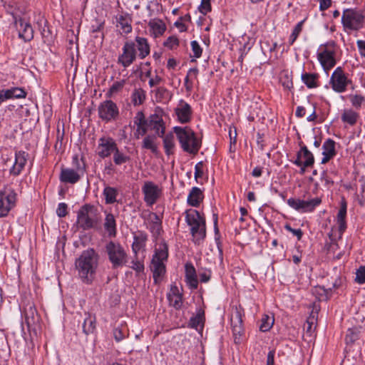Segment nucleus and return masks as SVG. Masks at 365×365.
Instances as JSON below:
<instances>
[{
    "label": "nucleus",
    "mask_w": 365,
    "mask_h": 365,
    "mask_svg": "<svg viewBox=\"0 0 365 365\" xmlns=\"http://www.w3.org/2000/svg\"><path fill=\"white\" fill-rule=\"evenodd\" d=\"M99 255L93 248L82 252L76 260V267L81 280L86 284H91L95 278L98 266Z\"/></svg>",
    "instance_id": "obj_1"
},
{
    "label": "nucleus",
    "mask_w": 365,
    "mask_h": 365,
    "mask_svg": "<svg viewBox=\"0 0 365 365\" xmlns=\"http://www.w3.org/2000/svg\"><path fill=\"white\" fill-rule=\"evenodd\" d=\"M101 222V217L97 208L91 204H85L77 212L76 225L83 230L97 229Z\"/></svg>",
    "instance_id": "obj_2"
},
{
    "label": "nucleus",
    "mask_w": 365,
    "mask_h": 365,
    "mask_svg": "<svg viewBox=\"0 0 365 365\" xmlns=\"http://www.w3.org/2000/svg\"><path fill=\"white\" fill-rule=\"evenodd\" d=\"M168 246L165 242H162L155 249L150 264V269L155 284L160 282V278L165 274L166 267L164 262L168 260Z\"/></svg>",
    "instance_id": "obj_3"
},
{
    "label": "nucleus",
    "mask_w": 365,
    "mask_h": 365,
    "mask_svg": "<svg viewBox=\"0 0 365 365\" xmlns=\"http://www.w3.org/2000/svg\"><path fill=\"white\" fill-rule=\"evenodd\" d=\"M185 221L190 227V233L195 244L200 245L206 237L205 219L196 210H189L185 212Z\"/></svg>",
    "instance_id": "obj_4"
},
{
    "label": "nucleus",
    "mask_w": 365,
    "mask_h": 365,
    "mask_svg": "<svg viewBox=\"0 0 365 365\" xmlns=\"http://www.w3.org/2000/svg\"><path fill=\"white\" fill-rule=\"evenodd\" d=\"M173 130L185 152L193 155L198 153L201 143L197 140L195 132L190 127L175 126L173 128Z\"/></svg>",
    "instance_id": "obj_5"
},
{
    "label": "nucleus",
    "mask_w": 365,
    "mask_h": 365,
    "mask_svg": "<svg viewBox=\"0 0 365 365\" xmlns=\"http://www.w3.org/2000/svg\"><path fill=\"white\" fill-rule=\"evenodd\" d=\"M365 15L364 11L354 8L346 9L341 16V24L344 31H359L364 27Z\"/></svg>",
    "instance_id": "obj_6"
},
{
    "label": "nucleus",
    "mask_w": 365,
    "mask_h": 365,
    "mask_svg": "<svg viewBox=\"0 0 365 365\" xmlns=\"http://www.w3.org/2000/svg\"><path fill=\"white\" fill-rule=\"evenodd\" d=\"M105 249L113 269L121 267L127 263L128 255L120 243L110 241L106 245Z\"/></svg>",
    "instance_id": "obj_7"
},
{
    "label": "nucleus",
    "mask_w": 365,
    "mask_h": 365,
    "mask_svg": "<svg viewBox=\"0 0 365 365\" xmlns=\"http://www.w3.org/2000/svg\"><path fill=\"white\" fill-rule=\"evenodd\" d=\"M22 317L24 318L22 325H26L31 336L32 334L37 336L41 329V317L37 312L36 306L33 303H27L22 312Z\"/></svg>",
    "instance_id": "obj_8"
},
{
    "label": "nucleus",
    "mask_w": 365,
    "mask_h": 365,
    "mask_svg": "<svg viewBox=\"0 0 365 365\" xmlns=\"http://www.w3.org/2000/svg\"><path fill=\"white\" fill-rule=\"evenodd\" d=\"M98 112L99 118L106 123L116 120L120 114L117 104L111 100L101 102L98 106Z\"/></svg>",
    "instance_id": "obj_9"
},
{
    "label": "nucleus",
    "mask_w": 365,
    "mask_h": 365,
    "mask_svg": "<svg viewBox=\"0 0 365 365\" xmlns=\"http://www.w3.org/2000/svg\"><path fill=\"white\" fill-rule=\"evenodd\" d=\"M16 193L14 190L4 187L0 190V217L7 216L9 211L15 206Z\"/></svg>",
    "instance_id": "obj_10"
},
{
    "label": "nucleus",
    "mask_w": 365,
    "mask_h": 365,
    "mask_svg": "<svg viewBox=\"0 0 365 365\" xmlns=\"http://www.w3.org/2000/svg\"><path fill=\"white\" fill-rule=\"evenodd\" d=\"M73 163L76 165L78 171H75L73 169L71 168H62L59 176L61 182L75 184L79 181L81 175L78 172H81L83 174L85 170V164L83 163V166L81 167L78 163V157L77 155H75L73 158Z\"/></svg>",
    "instance_id": "obj_11"
},
{
    "label": "nucleus",
    "mask_w": 365,
    "mask_h": 365,
    "mask_svg": "<svg viewBox=\"0 0 365 365\" xmlns=\"http://www.w3.org/2000/svg\"><path fill=\"white\" fill-rule=\"evenodd\" d=\"M140 217L144 220L147 228L149 229L153 236L159 237L163 230L162 219L155 212L149 211L143 212Z\"/></svg>",
    "instance_id": "obj_12"
},
{
    "label": "nucleus",
    "mask_w": 365,
    "mask_h": 365,
    "mask_svg": "<svg viewBox=\"0 0 365 365\" xmlns=\"http://www.w3.org/2000/svg\"><path fill=\"white\" fill-rule=\"evenodd\" d=\"M122 50L123 53L118 58V63L124 68H128L136 59L137 52L135 42L132 41L125 42Z\"/></svg>",
    "instance_id": "obj_13"
},
{
    "label": "nucleus",
    "mask_w": 365,
    "mask_h": 365,
    "mask_svg": "<svg viewBox=\"0 0 365 365\" xmlns=\"http://www.w3.org/2000/svg\"><path fill=\"white\" fill-rule=\"evenodd\" d=\"M321 202L322 200L319 197H315L307 201L295 198L287 200V204L291 207L302 212H312Z\"/></svg>",
    "instance_id": "obj_14"
},
{
    "label": "nucleus",
    "mask_w": 365,
    "mask_h": 365,
    "mask_svg": "<svg viewBox=\"0 0 365 365\" xmlns=\"http://www.w3.org/2000/svg\"><path fill=\"white\" fill-rule=\"evenodd\" d=\"M351 81L347 78L341 67H337L333 72L330 83L332 89L338 93L344 92Z\"/></svg>",
    "instance_id": "obj_15"
},
{
    "label": "nucleus",
    "mask_w": 365,
    "mask_h": 365,
    "mask_svg": "<svg viewBox=\"0 0 365 365\" xmlns=\"http://www.w3.org/2000/svg\"><path fill=\"white\" fill-rule=\"evenodd\" d=\"M142 192L144 195V201L149 206L154 205L161 194L159 187L151 181L145 182Z\"/></svg>",
    "instance_id": "obj_16"
},
{
    "label": "nucleus",
    "mask_w": 365,
    "mask_h": 365,
    "mask_svg": "<svg viewBox=\"0 0 365 365\" xmlns=\"http://www.w3.org/2000/svg\"><path fill=\"white\" fill-rule=\"evenodd\" d=\"M117 147V144L113 138H101L99 139L97 148L98 155L101 158H107L115 151Z\"/></svg>",
    "instance_id": "obj_17"
},
{
    "label": "nucleus",
    "mask_w": 365,
    "mask_h": 365,
    "mask_svg": "<svg viewBox=\"0 0 365 365\" xmlns=\"http://www.w3.org/2000/svg\"><path fill=\"white\" fill-rule=\"evenodd\" d=\"M175 113L180 123H187L191 120L192 110L191 106L187 102L180 100L178 106L175 108Z\"/></svg>",
    "instance_id": "obj_18"
},
{
    "label": "nucleus",
    "mask_w": 365,
    "mask_h": 365,
    "mask_svg": "<svg viewBox=\"0 0 365 365\" xmlns=\"http://www.w3.org/2000/svg\"><path fill=\"white\" fill-rule=\"evenodd\" d=\"M317 58L322 68L326 72L334 68L336 65L335 52L325 48L318 53Z\"/></svg>",
    "instance_id": "obj_19"
},
{
    "label": "nucleus",
    "mask_w": 365,
    "mask_h": 365,
    "mask_svg": "<svg viewBox=\"0 0 365 365\" xmlns=\"http://www.w3.org/2000/svg\"><path fill=\"white\" fill-rule=\"evenodd\" d=\"M148 127L150 130H154L155 134L159 137H163L165 132V123L162 116L157 113L151 114L147 122Z\"/></svg>",
    "instance_id": "obj_20"
},
{
    "label": "nucleus",
    "mask_w": 365,
    "mask_h": 365,
    "mask_svg": "<svg viewBox=\"0 0 365 365\" xmlns=\"http://www.w3.org/2000/svg\"><path fill=\"white\" fill-rule=\"evenodd\" d=\"M29 154L23 150L16 151L15 153V162L10 169V174L14 176L19 175L27 162Z\"/></svg>",
    "instance_id": "obj_21"
},
{
    "label": "nucleus",
    "mask_w": 365,
    "mask_h": 365,
    "mask_svg": "<svg viewBox=\"0 0 365 365\" xmlns=\"http://www.w3.org/2000/svg\"><path fill=\"white\" fill-rule=\"evenodd\" d=\"M346 210L347 203L344 197H342L340 202V208L336 216V222L339 225V239H341L342 235L346 229Z\"/></svg>",
    "instance_id": "obj_22"
},
{
    "label": "nucleus",
    "mask_w": 365,
    "mask_h": 365,
    "mask_svg": "<svg viewBox=\"0 0 365 365\" xmlns=\"http://www.w3.org/2000/svg\"><path fill=\"white\" fill-rule=\"evenodd\" d=\"M170 305L179 310L182 306V294L176 284H171L170 292L167 295Z\"/></svg>",
    "instance_id": "obj_23"
},
{
    "label": "nucleus",
    "mask_w": 365,
    "mask_h": 365,
    "mask_svg": "<svg viewBox=\"0 0 365 365\" xmlns=\"http://www.w3.org/2000/svg\"><path fill=\"white\" fill-rule=\"evenodd\" d=\"M336 143L331 138L327 139L322 145V164L327 163L331 159H332L336 154L335 150Z\"/></svg>",
    "instance_id": "obj_24"
},
{
    "label": "nucleus",
    "mask_w": 365,
    "mask_h": 365,
    "mask_svg": "<svg viewBox=\"0 0 365 365\" xmlns=\"http://www.w3.org/2000/svg\"><path fill=\"white\" fill-rule=\"evenodd\" d=\"M116 26H120L122 33L125 34H128L132 32V25L131 23L133 21L131 16L128 13H124L116 16Z\"/></svg>",
    "instance_id": "obj_25"
},
{
    "label": "nucleus",
    "mask_w": 365,
    "mask_h": 365,
    "mask_svg": "<svg viewBox=\"0 0 365 365\" xmlns=\"http://www.w3.org/2000/svg\"><path fill=\"white\" fill-rule=\"evenodd\" d=\"M185 279L188 286L195 289L198 286V280L197 278L196 270L192 263L187 262L185 265Z\"/></svg>",
    "instance_id": "obj_26"
},
{
    "label": "nucleus",
    "mask_w": 365,
    "mask_h": 365,
    "mask_svg": "<svg viewBox=\"0 0 365 365\" xmlns=\"http://www.w3.org/2000/svg\"><path fill=\"white\" fill-rule=\"evenodd\" d=\"M19 37L23 38L24 41H30L34 38V30L29 23L24 22L23 19L19 20Z\"/></svg>",
    "instance_id": "obj_27"
},
{
    "label": "nucleus",
    "mask_w": 365,
    "mask_h": 365,
    "mask_svg": "<svg viewBox=\"0 0 365 365\" xmlns=\"http://www.w3.org/2000/svg\"><path fill=\"white\" fill-rule=\"evenodd\" d=\"M148 26L155 38L162 36L165 30L166 25L163 20L159 19H150L148 22Z\"/></svg>",
    "instance_id": "obj_28"
},
{
    "label": "nucleus",
    "mask_w": 365,
    "mask_h": 365,
    "mask_svg": "<svg viewBox=\"0 0 365 365\" xmlns=\"http://www.w3.org/2000/svg\"><path fill=\"white\" fill-rule=\"evenodd\" d=\"M135 41L137 43V48L139 51V58L140 59H144L150 54V48L148 39L144 37L136 36Z\"/></svg>",
    "instance_id": "obj_29"
},
{
    "label": "nucleus",
    "mask_w": 365,
    "mask_h": 365,
    "mask_svg": "<svg viewBox=\"0 0 365 365\" xmlns=\"http://www.w3.org/2000/svg\"><path fill=\"white\" fill-rule=\"evenodd\" d=\"M204 197L202 190L194 187L190 190L187 197V203L192 207H198Z\"/></svg>",
    "instance_id": "obj_30"
},
{
    "label": "nucleus",
    "mask_w": 365,
    "mask_h": 365,
    "mask_svg": "<svg viewBox=\"0 0 365 365\" xmlns=\"http://www.w3.org/2000/svg\"><path fill=\"white\" fill-rule=\"evenodd\" d=\"M302 151L303 152L302 158L304 159L302 161V166L300 168V174H304L307 168L312 167L314 163V158L313 154L308 150L306 145L302 146Z\"/></svg>",
    "instance_id": "obj_31"
},
{
    "label": "nucleus",
    "mask_w": 365,
    "mask_h": 365,
    "mask_svg": "<svg viewBox=\"0 0 365 365\" xmlns=\"http://www.w3.org/2000/svg\"><path fill=\"white\" fill-rule=\"evenodd\" d=\"M359 118V114L352 109L344 110L341 115V121L351 126L355 125Z\"/></svg>",
    "instance_id": "obj_32"
},
{
    "label": "nucleus",
    "mask_w": 365,
    "mask_h": 365,
    "mask_svg": "<svg viewBox=\"0 0 365 365\" xmlns=\"http://www.w3.org/2000/svg\"><path fill=\"white\" fill-rule=\"evenodd\" d=\"M205 321V310L200 308L197 310L195 316L190 319L188 325L190 328L197 329L199 326L203 327Z\"/></svg>",
    "instance_id": "obj_33"
},
{
    "label": "nucleus",
    "mask_w": 365,
    "mask_h": 365,
    "mask_svg": "<svg viewBox=\"0 0 365 365\" xmlns=\"http://www.w3.org/2000/svg\"><path fill=\"white\" fill-rule=\"evenodd\" d=\"M163 147L165 153L167 155H170L174 153V148L175 147V137L172 133H169L163 135Z\"/></svg>",
    "instance_id": "obj_34"
},
{
    "label": "nucleus",
    "mask_w": 365,
    "mask_h": 365,
    "mask_svg": "<svg viewBox=\"0 0 365 365\" xmlns=\"http://www.w3.org/2000/svg\"><path fill=\"white\" fill-rule=\"evenodd\" d=\"M103 195L105 197L106 204H113L117 201L116 197L118 195V190L115 187L106 186Z\"/></svg>",
    "instance_id": "obj_35"
},
{
    "label": "nucleus",
    "mask_w": 365,
    "mask_h": 365,
    "mask_svg": "<svg viewBox=\"0 0 365 365\" xmlns=\"http://www.w3.org/2000/svg\"><path fill=\"white\" fill-rule=\"evenodd\" d=\"M104 227L110 236H115L116 222L115 217L113 214L108 213L106 215L104 222Z\"/></svg>",
    "instance_id": "obj_36"
},
{
    "label": "nucleus",
    "mask_w": 365,
    "mask_h": 365,
    "mask_svg": "<svg viewBox=\"0 0 365 365\" xmlns=\"http://www.w3.org/2000/svg\"><path fill=\"white\" fill-rule=\"evenodd\" d=\"M114 339L116 341H120L128 336V329L125 324H120L115 327L113 331Z\"/></svg>",
    "instance_id": "obj_37"
},
{
    "label": "nucleus",
    "mask_w": 365,
    "mask_h": 365,
    "mask_svg": "<svg viewBox=\"0 0 365 365\" xmlns=\"http://www.w3.org/2000/svg\"><path fill=\"white\" fill-rule=\"evenodd\" d=\"M4 97L8 99L11 98H23L26 96V92L21 88L14 87L5 90Z\"/></svg>",
    "instance_id": "obj_38"
},
{
    "label": "nucleus",
    "mask_w": 365,
    "mask_h": 365,
    "mask_svg": "<svg viewBox=\"0 0 365 365\" xmlns=\"http://www.w3.org/2000/svg\"><path fill=\"white\" fill-rule=\"evenodd\" d=\"M96 317L88 314L87 317L84 319L83 324V331L86 334H91L96 329Z\"/></svg>",
    "instance_id": "obj_39"
},
{
    "label": "nucleus",
    "mask_w": 365,
    "mask_h": 365,
    "mask_svg": "<svg viewBox=\"0 0 365 365\" xmlns=\"http://www.w3.org/2000/svg\"><path fill=\"white\" fill-rule=\"evenodd\" d=\"M318 77L317 73H305L302 75V80L309 88H313L318 86L317 82Z\"/></svg>",
    "instance_id": "obj_40"
},
{
    "label": "nucleus",
    "mask_w": 365,
    "mask_h": 365,
    "mask_svg": "<svg viewBox=\"0 0 365 365\" xmlns=\"http://www.w3.org/2000/svg\"><path fill=\"white\" fill-rule=\"evenodd\" d=\"M145 100V92L142 88H135L131 96V101L135 106L143 103Z\"/></svg>",
    "instance_id": "obj_41"
},
{
    "label": "nucleus",
    "mask_w": 365,
    "mask_h": 365,
    "mask_svg": "<svg viewBox=\"0 0 365 365\" xmlns=\"http://www.w3.org/2000/svg\"><path fill=\"white\" fill-rule=\"evenodd\" d=\"M147 235L143 232H140L139 235L134 237V242L132 245V250L135 255H137L138 252L145 245Z\"/></svg>",
    "instance_id": "obj_42"
},
{
    "label": "nucleus",
    "mask_w": 365,
    "mask_h": 365,
    "mask_svg": "<svg viewBox=\"0 0 365 365\" xmlns=\"http://www.w3.org/2000/svg\"><path fill=\"white\" fill-rule=\"evenodd\" d=\"M198 74L197 68H190L185 78V86L187 91H190L192 88V79H196Z\"/></svg>",
    "instance_id": "obj_43"
},
{
    "label": "nucleus",
    "mask_w": 365,
    "mask_h": 365,
    "mask_svg": "<svg viewBox=\"0 0 365 365\" xmlns=\"http://www.w3.org/2000/svg\"><path fill=\"white\" fill-rule=\"evenodd\" d=\"M130 160V156L125 155L118 150V147L116 148L113 152V162L115 165H120L128 162Z\"/></svg>",
    "instance_id": "obj_44"
},
{
    "label": "nucleus",
    "mask_w": 365,
    "mask_h": 365,
    "mask_svg": "<svg viewBox=\"0 0 365 365\" xmlns=\"http://www.w3.org/2000/svg\"><path fill=\"white\" fill-rule=\"evenodd\" d=\"M155 91V98L158 102L166 101L170 98L169 91L164 87H159Z\"/></svg>",
    "instance_id": "obj_45"
},
{
    "label": "nucleus",
    "mask_w": 365,
    "mask_h": 365,
    "mask_svg": "<svg viewBox=\"0 0 365 365\" xmlns=\"http://www.w3.org/2000/svg\"><path fill=\"white\" fill-rule=\"evenodd\" d=\"M274 319L267 315H264L261 319L259 330L262 332L269 331L273 326Z\"/></svg>",
    "instance_id": "obj_46"
},
{
    "label": "nucleus",
    "mask_w": 365,
    "mask_h": 365,
    "mask_svg": "<svg viewBox=\"0 0 365 365\" xmlns=\"http://www.w3.org/2000/svg\"><path fill=\"white\" fill-rule=\"evenodd\" d=\"M155 137L154 135H148L146 136L143 141V148L150 150L153 153H156L157 146L154 143V139Z\"/></svg>",
    "instance_id": "obj_47"
},
{
    "label": "nucleus",
    "mask_w": 365,
    "mask_h": 365,
    "mask_svg": "<svg viewBox=\"0 0 365 365\" xmlns=\"http://www.w3.org/2000/svg\"><path fill=\"white\" fill-rule=\"evenodd\" d=\"M279 81L284 88L291 90L293 88L292 76L287 72H284L281 75Z\"/></svg>",
    "instance_id": "obj_48"
},
{
    "label": "nucleus",
    "mask_w": 365,
    "mask_h": 365,
    "mask_svg": "<svg viewBox=\"0 0 365 365\" xmlns=\"http://www.w3.org/2000/svg\"><path fill=\"white\" fill-rule=\"evenodd\" d=\"M125 83V80L114 82L113 83V85L110 86V88H109L108 91L107 92L106 97L111 98L114 93L118 92L123 88Z\"/></svg>",
    "instance_id": "obj_49"
},
{
    "label": "nucleus",
    "mask_w": 365,
    "mask_h": 365,
    "mask_svg": "<svg viewBox=\"0 0 365 365\" xmlns=\"http://www.w3.org/2000/svg\"><path fill=\"white\" fill-rule=\"evenodd\" d=\"M230 320L232 328H234L235 326H242V319L240 309L236 307L235 312L231 316Z\"/></svg>",
    "instance_id": "obj_50"
},
{
    "label": "nucleus",
    "mask_w": 365,
    "mask_h": 365,
    "mask_svg": "<svg viewBox=\"0 0 365 365\" xmlns=\"http://www.w3.org/2000/svg\"><path fill=\"white\" fill-rule=\"evenodd\" d=\"M304 21H301L299 22L294 27V30L292 31V33L289 37V45H292L294 41L297 40L299 34L302 30V25H303Z\"/></svg>",
    "instance_id": "obj_51"
},
{
    "label": "nucleus",
    "mask_w": 365,
    "mask_h": 365,
    "mask_svg": "<svg viewBox=\"0 0 365 365\" xmlns=\"http://www.w3.org/2000/svg\"><path fill=\"white\" fill-rule=\"evenodd\" d=\"M349 98L352 106L356 108H359L365 101L364 97L361 95H351Z\"/></svg>",
    "instance_id": "obj_52"
},
{
    "label": "nucleus",
    "mask_w": 365,
    "mask_h": 365,
    "mask_svg": "<svg viewBox=\"0 0 365 365\" xmlns=\"http://www.w3.org/2000/svg\"><path fill=\"white\" fill-rule=\"evenodd\" d=\"M179 45V40L176 36H169L167 40L163 43V46L165 47L168 48L169 49H174L177 48Z\"/></svg>",
    "instance_id": "obj_53"
},
{
    "label": "nucleus",
    "mask_w": 365,
    "mask_h": 365,
    "mask_svg": "<svg viewBox=\"0 0 365 365\" xmlns=\"http://www.w3.org/2000/svg\"><path fill=\"white\" fill-rule=\"evenodd\" d=\"M147 122L148 119L145 118L143 112L138 111L134 118V123L137 127H140L141 125H147Z\"/></svg>",
    "instance_id": "obj_54"
},
{
    "label": "nucleus",
    "mask_w": 365,
    "mask_h": 365,
    "mask_svg": "<svg viewBox=\"0 0 365 365\" xmlns=\"http://www.w3.org/2000/svg\"><path fill=\"white\" fill-rule=\"evenodd\" d=\"M355 281L359 284H365V266H360L356 270Z\"/></svg>",
    "instance_id": "obj_55"
},
{
    "label": "nucleus",
    "mask_w": 365,
    "mask_h": 365,
    "mask_svg": "<svg viewBox=\"0 0 365 365\" xmlns=\"http://www.w3.org/2000/svg\"><path fill=\"white\" fill-rule=\"evenodd\" d=\"M211 0H202L201 4L199 6V11L204 15H206L208 12H210L212 10V6L210 4Z\"/></svg>",
    "instance_id": "obj_56"
},
{
    "label": "nucleus",
    "mask_w": 365,
    "mask_h": 365,
    "mask_svg": "<svg viewBox=\"0 0 365 365\" xmlns=\"http://www.w3.org/2000/svg\"><path fill=\"white\" fill-rule=\"evenodd\" d=\"M328 236L331 242L329 245H326L327 247V250L329 251H332L333 252H335L336 250L339 248V245L336 242V239L334 237L331 232L329 233Z\"/></svg>",
    "instance_id": "obj_57"
},
{
    "label": "nucleus",
    "mask_w": 365,
    "mask_h": 365,
    "mask_svg": "<svg viewBox=\"0 0 365 365\" xmlns=\"http://www.w3.org/2000/svg\"><path fill=\"white\" fill-rule=\"evenodd\" d=\"M232 329V333L235 336V343L238 344L240 342V336L243 334V326H235Z\"/></svg>",
    "instance_id": "obj_58"
},
{
    "label": "nucleus",
    "mask_w": 365,
    "mask_h": 365,
    "mask_svg": "<svg viewBox=\"0 0 365 365\" xmlns=\"http://www.w3.org/2000/svg\"><path fill=\"white\" fill-rule=\"evenodd\" d=\"M192 51L195 58H200L202 55V49L196 41H191Z\"/></svg>",
    "instance_id": "obj_59"
},
{
    "label": "nucleus",
    "mask_w": 365,
    "mask_h": 365,
    "mask_svg": "<svg viewBox=\"0 0 365 365\" xmlns=\"http://www.w3.org/2000/svg\"><path fill=\"white\" fill-rule=\"evenodd\" d=\"M67 209H68V205L66 203H64V202L59 203L58 205V208L56 210L57 215L59 217H65L68 213Z\"/></svg>",
    "instance_id": "obj_60"
},
{
    "label": "nucleus",
    "mask_w": 365,
    "mask_h": 365,
    "mask_svg": "<svg viewBox=\"0 0 365 365\" xmlns=\"http://www.w3.org/2000/svg\"><path fill=\"white\" fill-rule=\"evenodd\" d=\"M203 162L200 161L197 163L195 166V178L197 180L203 175Z\"/></svg>",
    "instance_id": "obj_61"
},
{
    "label": "nucleus",
    "mask_w": 365,
    "mask_h": 365,
    "mask_svg": "<svg viewBox=\"0 0 365 365\" xmlns=\"http://www.w3.org/2000/svg\"><path fill=\"white\" fill-rule=\"evenodd\" d=\"M131 268L135 270L138 274H140L141 272H143L144 271V264L143 262H140V261H135V260H133L131 262Z\"/></svg>",
    "instance_id": "obj_62"
},
{
    "label": "nucleus",
    "mask_w": 365,
    "mask_h": 365,
    "mask_svg": "<svg viewBox=\"0 0 365 365\" xmlns=\"http://www.w3.org/2000/svg\"><path fill=\"white\" fill-rule=\"evenodd\" d=\"M284 228L289 232H292L294 235L297 236L298 240H301L303 232L301 229H293L289 225L287 224Z\"/></svg>",
    "instance_id": "obj_63"
},
{
    "label": "nucleus",
    "mask_w": 365,
    "mask_h": 365,
    "mask_svg": "<svg viewBox=\"0 0 365 365\" xmlns=\"http://www.w3.org/2000/svg\"><path fill=\"white\" fill-rule=\"evenodd\" d=\"M356 43L361 55L365 57V41L358 40Z\"/></svg>",
    "instance_id": "obj_64"
}]
</instances>
